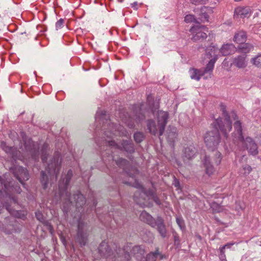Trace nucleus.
<instances>
[{"label":"nucleus","instance_id":"f257e3e1","mask_svg":"<svg viewBox=\"0 0 261 261\" xmlns=\"http://www.w3.org/2000/svg\"><path fill=\"white\" fill-rule=\"evenodd\" d=\"M6 174L3 177L0 176V213L5 207L13 217L6 218L4 224H0V228L6 234L19 233L21 230V224L15 219L25 220L27 215L26 211H21V206L17 201V198L14 193L20 194L21 190L19 186L14 185Z\"/></svg>","mask_w":261,"mask_h":261},{"label":"nucleus","instance_id":"f03ea898","mask_svg":"<svg viewBox=\"0 0 261 261\" xmlns=\"http://www.w3.org/2000/svg\"><path fill=\"white\" fill-rule=\"evenodd\" d=\"M109 116L106 114L105 111H99L97 112L95 115V120L96 121H100L102 123L101 130L103 132V136L101 138V142L99 140H96V143L102 149V146L103 148L106 146L107 147H110L112 149L111 152L114 153L113 149H118L120 151H125L127 153H132L134 152L135 148L134 144L130 141H123L121 144L116 143L114 140H110L114 136H129L128 132L125 130L124 127L119 124L118 126L116 124L111 122L110 119H109Z\"/></svg>","mask_w":261,"mask_h":261},{"label":"nucleus","instance_id":"7ed1b4c3","mask_svg":"<svg viewBox=\"0 0 261 261\" xmlns=\"http://www.w3.org/2000/svg\"><path fill=\"white\" fill-rule=\"evenodd\" d=\"M224 107L222 108V114L224 117V121H222V119L218 118L215 119L213 123L215 129L211 132H207L204 138V142L207 148L214 151L217 148L220 143V135L219 129L224 135V136L227 139L228 133L229 132L232 128V122L230 120L231 118L234 120L238 119V116L235 113H232L230 116H228L226 113Z\"/></svg>","mask_w":261,"mask_h":261},{"label":"nucleus","instance_id":"20e7f679","mask_svg":"<svg viewBox=\"0 0 261 261\" xmlns=\"http://www.w3.org/2000/svg\"><path fill=\"white\" fill-rule=\"evenodd\" d=\"M73 175L71 170H69L66 174H62L61 178L59 183V191L60 199L64 200L63 205V211L65 213L69 211L71 206H75L77 210L80 211V208L82 207L85 204V198L84 196L77 191L73 195V199L71 200L70 193L68 192V185Z\"/></svg>","mask_w":261,"mask_h":261},{"label":"nucleus","instance_id":"39448f33","mask_svg":"<svg viewBox=\"0 0 261 261\" xmlns=\"http://www.w3.org/2000/svg\"><path fill=\"white\" fill-rule=\"evenodd\" d=\"M117 245L114 243L110 246L108 242H102L98 248V258H103L106 261H128L130 256L127 247L117 250Z\"/></svg>","mask_w":261,"mask_h":261},{"label":"nucleus","instance_id":"423d86ee","mask_svg":"<svg viewBox=\"0 0 261 261\" xmlns=\"http://www.w3.org/2000/svg\"><path fill=\"white\" fill-rule=\"evenodd\" d=\"M234 132L232 135L233 143L238 145L240 144H244L249 153L253 155H256L258 153L257 145L250 137L244 139L241 122L237 120L234 123Z\"/></svg>","mask_w":261,"mask_h":261},{"label":"nucleus","instance_id":"0eeeda50","mask_svg":"<svg viewBox=\"0 0 261 261\" xmlns=\"http://www.w3.org/2000/svg\"><path fill=\"white\" fill-rule=\"evenodd\" d=\"M101 159L107 165L109 168L108 162H115V164L120 168L122 169V170L127 175L132 177L133 178H135L136 174L138 173V170L136 169H133L132 171L133 173H132L128 170V162L125 159L122 158H116L114 155L110 154L108 153L106 151H102L101 152Z\"/></svg>","mask_w":261,"mask_h":261},{"label":"nucleus","instance_id":"6e6552de","mask_svg":"<svg viewBox=\"0 0 261 261\" xmlns=\"http://www.w3.org/2000/svg\"><path fill=\"white\" fill-rule=\"evenodd\" d=\"M138 189L140 191L135 192L134 196V200L138 204L141 206H145L147 204L145 202V198H143V196H145L149 199H152L156 204H160V201L159 198L155 195L154 192L152 190H147L144 188L142 185L138 182H136L134 186Z\"/></svg>","mask_w":261,"mask_h":261},{"label":"nucleus","instance_id":"1a4fd4ad","mask_svg":"<svg viewBox=\"0 0 261 261\" xmlns=\"http://www.w3.org/2000/svg\"><path fill=\"white\" fill-rule=\"evenodd\" d=\"M60 156V152L58 151H56L53 158L49 163H46L47 166L45 168V170L49 174L50 182L51 181H56L59 174L61 165Z\"/></svg>","mask_w":261,"mask_h":261},{"label":"nucleus","instance_id":"9d476101","mask_svg":"<svg viewBox=\"0 0 261 261\" xmlns=\"http://www.w3.org/2000/svg\"><path fill=\"white\" fill-rule=\"evenodd\" d=\"M140 219L141 221L146 222L151 227L156 228L163 238H165L166 236L167 231L164 224V221L162 218L158 217L155 220L149 214L145 211H143L140 215Z\"/></svg>","mask_w":261,"mask_h":261},{"label":"nucleus","instance_id":"9b49d317","mask_svg":"<svg viewBox=\"0 0 261 261\" xmlns=\"http://www.w3.org/2000/svg\"><path fill=\"white\" fill-rule=\"evenodd\" d=\"M218 52V50L215 48V46H210L206 49V56L207 58H212L206 65V66L204 69L203 70V72H204V75L206 74V75L204 76V79H207L211 77L212 76L215 63L218 59L217 54V53Z\"/></svg>","mask_w":261,"mask_h":261},{"label":"nucleus","instance_id":"f8f14e48","mask_svg":"<svg viewBox=\"0 0 261 261\" xmlns=\"http://www.w3.org/2000/svg\"><path fill=\"white\" fill-rule=\"evenodd\" d=\"M221 160V153L218 151H216L214 153V156H213L212 158H210L209 156H207L206 155H205L203 162L205 168L206 173L209 175L212 174L215 169L212 163L215 165L218 166L220 164Z\"/></svg>","mask_w":261,"mask_h":261},{"label":"nucleus","instance_id":"ddd939ff","mask_svg":"<svg viewBox=\"0 0 261 261\" xmlns=\"http://www.w3.org/2000/svg\"><path fill=\"white\" fill-rule=\"evenodd\" d=\"M190 32L193 34L192 40L194 41L203 40L207 37L206 32H207V28L203 25L199 24L194 26L191 28Z\"/></svg>","mask_w":261,"mask_h":261},{"label":"nucleus","instance_id":"4468645a","mask_svg":"<svg viewBox=\"0 0 261 261\" xmlns=\"http://www.w3.org/2000/svg\"><path fill=\"white\" fill-rule=\"evenodd\" d=\"M14 176L24 185V181L29 178V174L27 169L21 166H16L12 169Z\"/></svg>","mask_w":261,"mask_h":261},{"label":"nucleus","instance_id":"2eb2a0df","mask_svg":"<svg viewBox=\"0 0 261 261\" xmlns=\"http://www.w3.org/2000/svg\"><path fill=\"white\" fill-rule=\"evenodd\" d=\"M85 223L79 220L77 225V239L81 246H85L87 242L88 234L85 230Z\"/></svg>","mask_w":261,"mask_h":261},{"label":"nucleus","instance_id":"dca6fc26","mask_svg":"<svg viewBox=\"0 0 261 261\" xmlns=\"http://www.w3.org/2000/svg\"><path fill=\"white\" fill-rule=\"evenodd\" d=\"M168 117V113L167 112L160 111L158 113V122L160 136L163 134Z\"/></svg>","mask_w":261,"mask_h":261},{"label":"nucleus","instance_id":"f3484780","mask_svg":"<svg viewBox=\"0 0 261 261\" xmlns=\"http://www.w3.org/2000/svg\"><path fill=\"white\" fill-rule=\"evenodd\" d=\"M251 13L252 10L250 7H239L234 10V15L242 18L249 17Z\"/></svg>","mask_w":261,"mask_h":261},{"label":"nucleus","instance_id":"a211bd4d","mask_svg":"<svg viewBox=\"0 0 261 261\" xmlns=\"http://www.w3.org/2000/svg\"><path fill=\"white\" fill-rule=\"evenodd\" d=\"M132 253L138 261L145 260V251L144 248L142 246H136L132 249Z\"/></svg>","mask_w":261,"mask_h":261},{"label":"nucleus","instance_id":"6ab92c4d","mask_svg":"<svg viewBox=\"0 0 261 261\" xmlns=\"http://www.w3.org/2000/svg\"><path fill=\"white\" fill-rule=\"evenodd\" d=\"M233 47V45L231 44H227L223 45L220 50L215 47V48L218 50V52L217 53V58H218V55L220 53L224 56L230 54L232 51Z\"/></svg>","mask_w":261,"mask_h":261},{"label":"nucleus","instance_id":"aec40b11","mask_svg":"<svg viewBox=\"0 0 261 261\" xmlns=\"http://www.w3.org/2000/svg\"><path fill=\"white\" fill-rule=\"evenodd\" d=\"M189 73L191 78L196 81H199L202 76H205L202 69L191 68L189 70Z\"/></svg>","mask_w":261,"mask_h":261},{"label":"nucleus","instance_id":"412c9836","mask_svg":"<svg viewBox=\"0 0 261 261\" xmlns=\"http://www.w3.org/2000/svg\"><path fill=\"white\" fill-rule=\"evenodd\" d=\"M233 64L239 68H243L247 66L246 56H239L233 59Z\"/></svg>","mask_w":261,"mask_h":261},{"label":"nucleus","instance_id":"4be33fe9","mask_svg":"<svg viewBox=\"0 0 261 261\" xmlns=\"http://www.w3.org/2000/svg\"><path fill=\"white\" fill-rule=\"evenodd\" d=\"M1 147L7 154H10L12 158H15L17 155V150L15 147H10L7 145L5 142H2Z\"/></svg>","mask_w":261,"mask_h":261},{"label":"nucleus","instance_id":"5701e85b","mask_svg":"<svg viewBox=\"0 0 261 261\" xmlns=\"http://www.w3.org/2000/svg\"><path fill=\"white\" fill-rule=\"evenodd\" d=\"M196 150L193 145H190L186 147L184 149V156L188 160L192 159L196 154Z\"/></svg>","mask_w":261,"mask_h":261},{"label":"nucleus","instance_id":"b1692460","mask_svg":"<svg viewBox=\"0 0 261 261\" xmlns=\"http://www.w3.org/2000/svg\"><path fill=\"white\" fill-rule=\"evenodd\" d=\"M247 35L244 31H240L236 33L233 37V41L238 43L241 44L246 41Z\"/></svg>","mask_w":261,"mask_h":261},{"label":"nucleus","instance_id":"393cba45","mask_svg":"<svg viewBox=\"0 0 261 261\" xmlns=\"http://www.w3.org/2000/svg\"><path fill=\"white\" fill-rule=\"evenodd\" d=\"M253 46L249 43H242L238 46L239 51L242 53L247 54L251 51Z\"/></svg>","mask_w":261,"mask_h":261},{"label":"nucleus","instance_id":"a878e982","mask_svg":"<svg viewBox=\"0 0 261 261\" xmlns=\"http://www.w3.org/2000/svg\"><path fill=\"white\" fill-rule=\"evenodd\" d=\"M147 128L150 133L155 135L159 131V124L157 126L153 120H150L147 122Z\"/></svg>","mask_w":261,"mask_h":261},{"label":"nucleus","instance_id":"bb28decb","mask_svg":"<svg viewBox=\"0 0 261 261\" xmlns=\"http://www.w3.org/2000/svg\"><path fill=\"white\" fill-rule=\"evenodd\" d=\"M40 181L41 182L43 188L44 189H46L48 187V185L49 182V181L48 176L46 174L45 171H42L41 172Z\"/></svg>","mask_w":261,"mask_h":261},{"label":"nucleus","instance_id":"cd10ccee","mask_svg":"<svg viewBox=\"0 0 261 261\" xmlns=\"http://www.w3.org/2000/svg\"><path fill=\"white\" fill-rule=\"evenodd\" d=\"M160 257L162 258V255L159 253V250H156L154 252L148 254L146 258V261H156V259Z\"/></svg>","mask_w":261,"mask_h":261},{"label":"nucleus","instance_id":"c85d7f7f","mask_svg":"<svg viewBox=\"0 0 261 261\" xmlns=\"http://www.w3.org/2000/svg\"><path fill=\"white\" fill-rule=\"evenodd\" d=\"M48 148V145L45 143L42 147L41 149V159L42 162L45 164L47 160V156L48 155L47 150Z\"/></svg>","mask_w":261,"mask_h":261},{"label":"nucleus","instance_id":"c756f323","mask_svg":"<svg viewBox=\"0 0 261 261\" xmlns=\"http://www.w3.org/2000/svg\"><path fill=\"white\" fill-rule=\"evenodd\" d=\"M245 204L243 202L237 201L235 203L234 210L238 214H241L245 209Z\"/></svg>","mask_w":261,"mask_h":261},{"label":"nucleus","instance_id":"7c9ffc66","mask_svg":"<svg viewBox=\"0 0 261 261\" xmlns=\"http://www.w3.org/2000/svg\"><path fill=\"white\" fill-rule=\"evenodd\" d=\"M251 63L257 67H261V54L252 58Z\"/></svg>","mask_w":261,"mask_h":261},{"label":"nucleus","instance_id":"2f4dec72","mask_svg":"<svg viewBox=\"0 0 261 261\" xmlns=\"http://www.w3.org/2000/svg\"><path fill=\"white\" fill-rule=\"evenodd\" d=\"M134 138L137 143H140L143 141L144 135L142 133L137 132L134 134Z\"/></svg>","mask_w":261,"mask_h":261},{"label":"nucleus","instance_id":"473e14b6","mask_svg":"<svg viewBox=\"0 0 261 261\" xmlns=\"http://www.w3.org/2000/svg\"><path fill=\"white\" fill-rule=\"evenodd\" d=\"M176 222L181 230L185 228L184 221L181 217H176Z\"/></svg>","mask_w":261,"mask_h":261},{"label":"nucleus","instance_id":"72a5a7b5","mask_svg":"<svg viewBox=\"0 0 261 261\" xmlns=\"http://www.w3.org/2000/svg\"><path fill=\"white\" fill-rule=\"evenodd\" d=\"M252 170L251 166L246 165L243 167V168L241 170V173L244 175H248Z\"/></svg>","mask_w":261,"mask_h":261},{"label":"nucleus","instance_id":"f704fd0d","mask_svg":"<svg viewBox=\"0 0 261 261\" xmlns=\"http://www.w3.org/2000/svg\"><path fill=\"white\" fill-rule=\"evenodd\" d=\"M29 142L31 143L30 141H29ZM31 143L32 144L34 147H33V149L30 150V152H31L32 157L34 159H36V158H38V155H39L38 150V149H36V148L34 147V143L32 141H31Z\"/></svg>","mask_w":261,"mask_h":261},{"label":"nucleus","instance_id":"c9c22d12","mask_svg":"<svg viewBox=\"0 0 261 261\" xmlns=\"http://www.w3.org/2000/svg\"><path fill=\"white\" fill-rule=\"evenodd\" d=\"M185 21L187 23H191L195 22L196 21V19L195 16L193 15L189 14L187 15L185 17Z\"/></svg>","mask_w":261,"mask_h":261},{"label":"nucleus","instance_id":"e433bc0d","mask_svg":"<svg viewBox=\"0 0 261 261\" xmlns=\"http://www.w3.org/2000/svg\"><path fill=\"white\" fill-rule=\"evenodd\" d=\"M191 3L195 5H205L208 0H190Z\"/></svg>","mask_w":261,"mask_h":261},{"label":"nucleus","instance_id":"4c0bfd02","mask_svg":"<svg viewBox=\"0 0 261 261\" xmlns=\"http://www.w3.org/2000/svg\"><path fill=\"white\" fill-rule=\"evenodd\" d=\"M211 207L215 211V212L219 213L221 211V207L218 204L215 203H213L211 204Z\"/></svg>","mask_w":261,"mask_h":261},{"label":"nucleus","instance_id":"58836bf2","mask_svg":"<svg viewBox=\"0 0 261 261\" xmlns=\"http://www.w3.org/2000/svg\"><path fill=\"white\" fill-rule=\"evenodd\" d=\"M64 20L62 18L59 19L56 23V29L57 30L61 29L63 27Z\"/></svg>","mask_w":261,"mask_h":261},{"label":"nucleus","instance_id":"ea45409f","mask_svg":"<svg viewBox=\"0 0 261 261\" xmlns=\"http://www.w3.org/2000/svg\"><path fill=\"white\" fill-rule=\"evenodd\" d=\"M35 215H36V218L39 221L42 222H44V217L41 212H40L39 211L36 212L35 213Z\"/></svg>","mask_w":261,"mask_h":261},{"label":"nucleus","instance_id":"a19ab883","mask_svg":"<svg viewBox=\"0 0 261 261\" xmlns=\"http://www.w3.org/2000/svg\"><path fill=\"white\" fill-rule=\"evenodd\" d=\"M234 245V243L231 242L226 244L223 246L220 247L219 250L220 251H224L225 248H230L231 246Z\"/></svg>","mask_w":261,"mask_h":261},{"label":"nucleus","instance_id":"79ce46f5","mask_svg":"<svg viewBox=\"0 0 261 261\" xmlns=\"http://www.w3.org/2000/svg\"><path fill=\"white\" fill-rule=\"evenodd\" d=\"M122 121L125 124H126L129 128H133L134 126V124L132 122H129V119L127 120L126 119H122Z\"/></svg>","mask_w":261,"mask_h":261},{"label":"nucleus","instance_id":"37998d69","mask_svg":"<svg viewBox=\"0 0 261 261\" xmlns=\"http://www.w3.org/2000/svg\"><path fill=\"white\" fill-rule=\"evenodd\" d=\"M176 137V135L175 133H172L171 135H169L168 136V141L172 143L174 142V139Z\"/></svg>","mask_w":261,"mask_h":261},{"label":"nucleus","instance_id":"c03bdc74","mask_svg":"<svg viewBox=\"0 0 261 261\" xmlns=\"http://www.w3.org/2000/svg\"><path fill=\"white\" fill-rule=\"evenodd\" d=\"M219 258L221 261H227L224 251H220Z\"/></svg>","mask_w":261,"mask_h":261},{"label":"nucleus","instance_id":"a18cd8bd","mask_svg":"<svg viewBox=\"0 0 261 261\" xmlns=\"http://www.w3.org/2000/svg\"><path fill=\"white\" fill-rule=\"evenodd\" d=\"M208 17H209V16L207 13H206L205 12L201 13V19H203V20L208 21Z\"/></svg>","mask_w":261,"mask_h":261},{"label":"nucleus","instance_id":"49530a36","mask_svg":"<svg viewBox=\"0 0 261 261\" xmlns=\"http://www.w3.org/2000/svg\"><path fill=\"white\" fill-rule=\"evenodd\" d=\"M174 186L176 187L177 188H179L180 187V183L178 179H177L176 178L174 177Z\"/></svg>","mask_w":261,"mask_h":261},{"label":"nucleus","instance_id":"de8ad7c7","mask_svg":"<svg viewBox=\"0 0 261 261\" xmlns=\"http://www.w3.org/2000/svg\"><path fill=\"white\" fill-rule=\"evenodd\" d=\"M174 242L175 243H178L179 242V237L176 235L174 236Z\"/></svg>","mask_w":261,"mask_h":261},{"label":"nucleus","instance_id":"09e8293b","mask_svg":"<svg viewBox=\"0 0 261 261\" xmlns=\"http://www.w3.org/2000/svg\"><path fill=\"white\" fill-rule=\"evenodd\" d=\"M138 4L137 2H134L133 4H132V7L135 9H137V6Z\"/></svg>","mask_w":261,"mask_h":261},{"label":"nucleus","instance_id":"8fccbe9b","mask_svg":"<svg viewBox=\"0 0 261 261\" xmlns=\"http://www.w3.org/2000/svg\"><path fill=\"white\" fill-rule=\"evenodd\" d=\"M46 225L48 226L49 229L51 231L52 230V226H51V225L48 222H46Z\"/></svg>","mask_w":261,"mask_h":261},{"label":"nucleus","instance_id":"3c124183","mask_svg":"<svg viewBox=\"0 0 261 261\" xmlns=\"http://www.w3.org/2000/svg\"><path fill=\"white\" fill-rule=\"evenodd\" d=\"M93 206H95L96 205V203L95 200L94 199L93 200Z\"/></svg>","mask_w":261,"mask_h":261},{"label":"nucleus","instance_id":"603ef678","mask_svg":"<svg viewBox=\"0 0 261 261\" xmlns=\"http://www.w3.org/2000/svg\"><path fill=\"white\" fill-rule=\"evenodd\" d=\"M25 148L27 150H30V148L26 145H25Z\"/></svg>","mask_w":261,"mask_h":261},{"label":"nucleus","instance_id":"864d4df0","mask_svg":"<svg viewBox=\"0 0 261 261\" xmlns=\"http://www.w3.org/2000/svg\"><path fill=\"white\" fill-rule=\"evenodd\" d=\"M203 9H207V8L206 7H204L203 8H202V11H203Z\"/></svg>","mask_w":261,"mask_h":261},{"label":"nucleus","instance_id":"5fc2aeb1","mask_svg":"<svg viewBox=\"0 0 261 261\" xmlns=\"http://www.w3.org/2000/svg\"><path fill=\"white\" fill-rule=\"evenodd\" d=\"M115 221H116L117 223H118V222H117V220L116 219H115Z\"/></svg>","mask_w":261,"mask_h":261},{"label":"nucleus","instance_id":"6e6d98bb","mask_svg":"<svg viewBox=\"0 0 261 261\" xmlns=\"http://www.w3.org/2000/svg\"><path fill=\"white\" fill-rule=\"evenodd\" d=\"M96 128H97V129H98L99 128V127L98 126H96Z\"/></svg>","mask_w":261,"mask_h":261}]
</instances>
